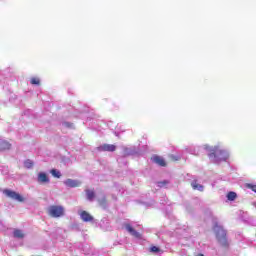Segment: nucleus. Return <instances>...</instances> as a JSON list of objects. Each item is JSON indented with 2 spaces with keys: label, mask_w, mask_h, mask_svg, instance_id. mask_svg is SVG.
<instances>
[{
  "label": "nucleus",
  "mask_w": 256,
  "mask_h": 256,
  "mask_svg": "<svg viewBox=\"0 0 256 256\" xmlns=\"http://www.w3.org/2000/svg\"><path fill=\"white\" fill-rule=\"evenodd\" d=\"M202 148L207 151L209 161L214 163V165H221V163H227L229 161V150L219 144L215 146L205 144Z\"/></svg>",
  "instance_id": "nucleus-1"
},
{
  "label": "nucleus",
  "mask_w": 256,
  "mask_h": 256,
  "mask_svg": "<svg viewBox=\"0 0 256 256\" xmlns=\"http://www.w3.org/2000/svg\"><path fill=\"white\" fill-rule=\"evenodd\" d=\"M213 231L220 245H222V247H229V241L227 240V231L223 229V226H221L219 223H215L213 226Z\"/></svg>",
  "instance_id": "nucleus-2"
},
{
  "label": "nucleus",
  "mask_w": 256,
  "mask_h": 256,
  "mask_svg": "<svg viewBox=\"0 0 256 256\" xmlns=\"http://www.w3.org/2000/svg\"><path fill=\"white\" fill-rule=\"evenodd\" d=\"M49 217L53 219H59V217H63L65 215V208L61 205H51L47 209Z\"/></svg>",
  "instance_id": "nucleus-3"
},
{
  "label": "nucleus",
  "mask_w": 256,
  "mask_h": 256,
  "mask_svg": "<svg viewBox=\"0 0 256 256\" xmlns=\"http://www.w3.org/2000/svg\"><path fill=\"white\" fill-rule=\"evenodd\" d=\"M4 195H6V197H9V199H13V201H18V203H23V201H25V198H23V196H21V194L10 190V189H5L3 191Z\"/></svg>",
  "instance_id": "nucleus-4"
},
{
  "label": "nucleus",
  "mask_w": 256,
  "mask_h": 256,
  "mask_svg": "<svg viewBox=\"0 0 256 256\" xmlns=\"http://www.w3.org/2000/svg\"><path fill=\"white\" fill-rule=\"evenodd\" d=\"M36 181L39 185H47L51 183V179H49V175L46 172H39Z\"/></svg>",
  "instance_id": "nucleus-5"
},
{
  "label": "nucleus",
  "mask_w": 256,
  "mask_h": 256,
  "mask_svg": "<svg viewBox=\"0 0 256 256\" xmlns=\"http://www.w3.org/2000/svg\"><path fill=\"white\" fill-rule=\"evenodd\" d=\"M124 228L126 229V231H127L132 237H135V239H143V236L141 235V233H139L137 230H135L134 227L131 226V224L125 223V224H124Z\"/></svg>",
  "instance_id": "nucleus-6"
},
{
  "label": "nucleus",
  "mask_w": 256,
  "mask_h": 256,
  "mask_svg": "<svg viewBox=\"0 0 256 256\" xmlns=\"http://www.w3.org/2000/svg\"><path fill=\"white\" fill-rule=\"evenodd\" d=\"M117 149V146L113 144H102L97 147V151L103 152V151H108V153H113Z\"/></svg>",
  "instance_id": "nucleus-7"
},
{
  "label": "nucleus",
  "mask_w": 256,
  "mask_h": 256,
  "mask_svg": "<svg viewBox=\"0 0 256 256\" xmlns=\"http://www.w3.org/2000/svg\"><path fill=\"white\" fill-rule=\"evenodd\" d=\"M78 214L80 215V219H82L84 223H91L94 221L93 216L85 210L79 211Z\"/></svg>",
  "instance_id": "nucleus-8"
},
{
  "label": "nucleus",
  "mask_w": 256,
  "mask_h": 256,
  "mask_svg": "<svg viewBox=\"0 0 256 256\" xmlns=\"http://www.w3.org/2000/svg\"><path fill=\"white\" fill-rule=\"evenodd\" d=\"M64 185L66 187H70L71 189H73L75 187H80L81 181L68 178V179L64 180Z\"/></svg>",
  "instance_id": "nucleus-9"
},
{
  "label": "nucleus",
  "mask_w": 256,
  "mask_h": 256,
  "mask_svg": "<svg viewBox=\"0 0 256 256\" xmlns=\"http://www.w3.org/2000/svg\"><path fill=\"white\" fill-rule=\"evenodd\" d=\"M152 161H153V163H156V165H159L160 167H165V165H167L165 163V159H163V157H161V156H154L152 158Z\"/></svg>",
  "instance_id": "nucleus-10"
},
{
  "label": "nucleus",
  "mask_w": 256,
  "mask_h": 256,
  "mask_svg": "<svg viewBox=\"0 0 256 256\" xmlns=\"http://www.w3.org/2000/svg\"><path fill=\"white\" fill-rule=\"evenodd\" d=\"M191 187L194 189V191H200L203 192L205 190V187L197 182V180H193L191 182Z\"/></svg>",
  "instance_id": "nucleus-11"
},
{
  "label": "nucleus",
  "mask_w": 256,
  "mask_h": 256,
  "mask_svg": "<svg viewBox=\"0 0 256 256\" xmlns=\"http://www.w3.org/2000/svg\"><path fill=\"white\" fill-rule=\"evenodd\" d=\"M157 187L160 189H169V187H171V182L169 180L159 181L157 182Z\"/></svg>",
  "instance_id": "nucleus-12"
},
{
  "label": "nucleus",
  "mask_w": 256,
  "mask_h": 256,
  "mask_svg": "<svg viewBox=\"0 0 256 256\" xmlns=\"http://www.w3.org/2000/svg\"><path fill=\"white\" fill-rule=\"evenodd\" d=\"M11 149V144L5 140H0V151Z\"/></svg>",
  "instance_id": "nucleus-13"
},
{
  "label": "nucleus",
  "mask_w": 256,
  "mask_h": 256,
  "mask_svg": "<svg viewBox=\"0 0 256 256\" xmlns=\"http://www.w3.org/2000/svg\"><path fill=\"white\" fill-rule=\"evenodd\" d=\"M84 253L87 256H97L98 255L97 250H95V248H93V247L85 248Z\"/></svg>",
  "instance_id": "nucleus-14"
},
{
  "label": "nucleus",
  "mask_w": 256,
  "mask_h": 256,
  "mask_svg": "<svg viewBox=\"0 0 256 256\" xmlns=\"http://www.w3.org/2000/svg\"><path fill=\"white\" fill-rule=\"evenodd\" d=\"M13 237H15V239H23V237H25V234L22 232V230L15 229L13 232Z\"/></svg>",
  "instance_id": "nucleus-15"
},
{
  "label": "nucleus",
  "mask_w": 256,
  "mask_h": 256,
  "mask_svg": "<svg viewBox=\"0 0 256 256\" xmlns=\"http://www.w3.org/2000/svg\"><path fill=\"white\" fill-rule=\"evenodd\" d=\"M226 199L228 201H235V199H237V194L233 191H230V192L227 193Z\"/></svg>",
  "instance_id": "nucleus-16"
},
{
  "label": "nucleus",
  "mask_w": 256,
  "mask_h": 256,
  "mask_svg": "<svg viewBox=\"0 0 256 256\" xmlns=\"http://www.w3.org/2000/svg\"><path fill=\"white\" fill-rule=\"evenodd\" d=\"M137 150L135 148H124V155H135Z\"/></svg>",
  "instance_id": "nucleus-17"
},
{
  "label": "nucleus",
  "mask_w": 256,
  "mask_h": 256,
  "mask_svg": "<svg viewBox=\"0 0 256 256\" xmlns=\"http://www.w3.org/2000/svg\"><path fill=\"white\" fill-rule=\"evenodd\" d=\"M33 165H35V164H34L33 161L30 160V159H27V160L24 162V167H25L26 169H33Z\"/></svg>",
  "instance_id": "nucleus-18"
},
{
  "label": "nucleus",
  "mask_w": 256,
  "mask_h": 256,
  "mask_svg": "<svg viewBox=\"0 0 256 256\" xmlns=\"http://www.w3.org/2000/svg\"><path fill=\"white\" fill-rule=\"evenodd\" d=\"M51 175H53L54 177H56V179H61V171L57 170V169H52L50 171Z\"/></svg>",
  "instance_id": "nucleus-19"
},
{
  "label": "nucleus",
  "mask_w": 256,
  "mask_h": 256,
  "mask_svg": "<svg viewBox=\"0 0 256 256\" xmlns=\"http://www.w3.org/2000/svg\"><path fill=\"white\" fill-rule=\"evenodd\" d=\"M86 195H87L88 201H93V199H95V192L91 190H87Z\"/></svg>",
  "instance_id": "nucleus-20"
},
{
  "label": "nucleus",
  "mask_w": 256,
  "mask_h": 256,
  "mask_svg": "<svg viewBox=\"0 0 256 256\" xmlns=\"http://www.w3.org/2000/svg\"><path fill=\"white\" fill-rule=\"evenodd\" d=\"M98 203L99 205H101V207H105V205H107V199L105 198V196L98 198Z\"/></svg>",
  "instance_id": "nucleus-21"
},
{
  "label": "nucleus",
  "mask_w": 256,
  "mask_h": 256,
  "mask_svg": "<svg viewBox=\"0 0 256 256\" xmlns=\"http://www.w3.org/2000/svg\"><path fill=\"white\" fill-rule=\"evenodd\" d=\"M31 85H41V80L37 77H33L30 80Z\"/></svg>",
  "instance_id": "nucleus-22"
},
{
  "label": "nucleus",
  "mask_w": 256,
  "mask_h": 256,
  "mask_svg": "<svg viewBox=\"0 0 256 256\" xmlns=\"http://www.w3.org/2000/svg\"><path fill=\"white\" fill-rule=\"evenodd\" d=\"M62 127H65L66 129H73V123L71 122H62Z\"/></svg>",
  "instance_id": "nucleus-23"
},
{
  "label": "nucleus",
  "mask_w": 256,
  "mask_h": 256,
  "mask_svg": "<svg viewBox=\"0 0 256 256\" xmlns=\"http://www.w3.org/2000/svg\"><path fill=\"white\" fill-rule=\"evenodd\" d=\"M247 189H251L254 193H256V185L252 183H247L246 184Z\"/></svg>",
  "instance_id": "nucleus-24"
},
{
  "label": "nucleus",
  "mask_w": 256,
  "mask_h": 256,
  "mask_svg": "<svg viewBox=\"0 0 256 256\" xmlns=\"http://www.w3.org/2000/svg\"><path fill=\"white\" fill-rule=\"evenodd\" d=\"M151 253H161V248L157 246H152L150 248Z\"/></svg>",
  "instance_id": "nucleus-25"
},
{
  "label": "nucleus",
  "mask_w": 256,
  "mask_h": 256,
  "mask_svg": "<svg viewBox=\"0 0 256 256\" xmlns=\"http://www.w3.org/2000/svg\"><path fill=\"white\" fill-rule=\"evenodd\" d=\"M105 222L107 223V219L104 218V219L101 220L100 225L103 227V225H104Z\"/></svg>",
  "instance_id": "nucleus-26"
},
{
  "label": "nucleus",
  "mask_w": 256,
  "mask_h": 256,
  "mask_svg": "<svg viewBox=\"0 0 256 256\" xmlns=\"http://www.w3.org/2000/svg\"><path fill=\"white\" fill-rule=\"evenodd\" d=\"M160 203H161L162 205H166V204H167V200L164 198V200H161Z\"/></svg>",
  "instance_id": "nucleus-27"
},
{
  "label": "nucleus",
  "mask_w": 256,
  "mask_h": 256,
  "mask_svg": "<svg viewBox=\"0 0 256 256\" xmlns=\"http://www.w3.org/2000/svg\"><path fill=\"white\" fill-rule=\"evenodd\" d=\"M175 161H179V157L172 156Z\"/></svg>",
  "instance_id": "nucleus-28"
},
{
  "label": "nucleus",
  "mask_w": 256,
  "mask_h": 256,
  "mask_svg": "<svg viewBox=\"0 0 256 256\" xmlns=\"http://www.w3.org/2000/svg\"><path fill=\"white\" fill-rule=\"evenodd\" d=\"M198 256H205V255H203V254H199Z\"/></svg>",
  "instance_id": "nucleus-29"
}]
</instances>
